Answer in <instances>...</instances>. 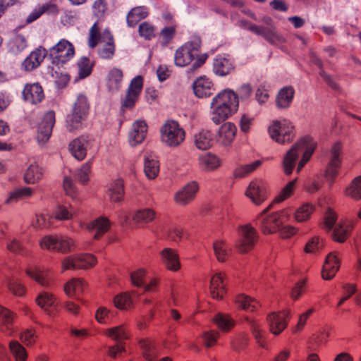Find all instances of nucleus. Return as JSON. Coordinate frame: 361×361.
Listing matches in <instances>:
<instances>
[{
  "instance_id": "obj_63",
  "label": "nucleus",
  "mask_w": 361,
  "mask_h": 361,
  "mask_svg": "<svg viewBox=\"0 0 361 361\" xmlns=\"http://www.w3.org/2000/svg\"><path fill=\"white\" fill-rule=\"evenodd\" d=\"M296 180H293L288 182L281 190L279 194L275 197L274 201L276 202H281L288 197H290L294 190Z\"/></svg>"
},
{
  "instance_id": "obj_49",
  "label": "nucleus",
  "mask_w": 361,
  "mask_h": 361,
  "mask_svg": "<svg viewBox=\"0 0 361 361\" xmlns=\"http://www.w3.org/2000/svg\"><path fill=\"white\" fill-rule=\"evenodd\" d=\"M315 207L312 204L305 203L299 207L294 214L295 219L298 222L307 221L314 212Z\"/></svg>"
},
{
  "instance_id": "obj_60",
  "label": "nucleus",
  "mask_w": 361,
  "mask_h": 361,
  "mask_svg": "<svg viewBox=\"0 0 361 361\" xmlns=\"http://www.w3.org/2000/svg\"><path fill=\"white\" fill-rule=\"evenodd\" d=\"M269 89L270 85L267 82H263L259 85L256 90L255 98L259 104H262L268 101Z\"/></svg>"
},
{
  "instance_id": "obj_18",
  "label": "nucleus",
  "mask_w": 361,
  "mask_h": 361,
  "mask_svg": "<svg viewBox=\"0 0 361 361\" xmlns=\"http://www.w3.org/2000/svg\"><path fill=\"white\" fill-rule=\"evenodd\" d=\"M237 133V128L231 122H226L221 126L218 130L216 141L224 145H230L234 140Z\"/></svg>"
},
{
  "instance_id": "obj_15",
  "label": "nucleus",
  "mask_w": 361,
  "mask_h": 361,
  "mask_svg": "<svg viewBox=\"0 0 361 361\" xmlns=\"http://www.w3.org/2000/svg\"><path fill=\"white\" fill-rule=\"evenodd\" d=\"M23 98L25 101L37 104L44 99V93L39 82L27 83L23 90Z\"/></svg>"
},
{
  "instance_id": "obj_59",
  "label": "nucleus",
  "mask_w": 361,
  "mask_h": 361,
  "mask_svg": "<svg viewBox=\"0 0 361 361\" xmlns=\"http://www.w3.org/2000/svg\"><path fill=\"white\" fill-rule=\"evenodd\" d=\"M11 353L16 359V361H25L27 353L25 348L18 341H11L9 343Z\"/></svg>"
},
{
  "instance_id": "obj_39",
  "label": "nucleus",
  "mask_w": 361,
  "mask_h": 361,
  "mask_svg": "<svg viewBox=\"0 0 361 361\" xmlns=\"http://www.w3.org/2000/svg\"><path fill=\"white\" fill-rule=\"evenodd\" d=\"M15 316L14 313L0 305V318L2 321L1 330L8 335L13 332L12 323Z\"/></svg>"
},
{
  "instance_id": "obj_54",
  "label": "nucleus",
  "mask_w": 361,
  "mask_h": 361,
  "mask_svg": "<svg viewBox=\"0 0 361 361\" xmlns=\"http://www.w3.org/2000/svg\"><path fill=\"white\" fill-rule=\"evenodd\" d=\"M214 322L216 325L222 331H228L234 326V321L230 317L229 315L224 314H218L214 318Z\"/></svg>"
},
{
  "instance_id": "obj_14",
  "label": "nucleus",
  "mask_w": 361,
  "mask_h": 361,
  "mask_svg": "<svg viewBox=\"0 0 361 361\" xmlns=\"http://www.w3.org/2000/svg\"><path fill=\"white\" fill-rule=\"evenodd\" d=\"M147 128V124L143 120H137L133 123L128 134V142L131 147L140 145L145 140Z\"/></svg>"
},
{
  "instance_id": "obj_1",
  "label": "nucleus",
  "mask_w": 361,
  "mask_h": 361,
  "mask_svg": "<svg viewBox=\"0 0 361 361\" xmlns=\"http://www.w3.org/2000/svg\"><path fill=\"white\" fill-rule=\"evenodd\" d=\"M238 94L230 89H225L219 92L212 100L210 106V118L219 125L225 121L238 109Z\"/></svg>"
},
{
  "instance_id": "obj_25",
  "label": "nucleus",
  "mask_w": 361,
  "mask_h": 361,
  "mask_svg": "<svg viewBox=\"0 0 361 361\" xmlns=\"http://www.w3.org/2000/svg\"><path fill=\"white\" fill-rule=\"evenodd\" d=\"M214 142L213 133L208 130H202L194 136V143L200 150L210 149Z\"/></svg>"
},
{
  "instance_id": "obj_33",
  "label": "nucleus",
  "mask_w": 361,
  "mask_h": 361,
  "mask_svg": "<svg viewBox=\"0 0 361 361\" xmlns=\"http://www.w3.org/2000/svg\"><path fill=\"white\" fill-rule=\"evenodd\" d=\"M245 319L250 325L252 334L256 340V342L260 347L265 348L267 347L265 331L262 329L257 321L249 317H246Z\"/></svg>"
},
{
  "instance_id": "obj_10",
  "label": "nucleus",
  "mask_w": 361,
  "mask_h": 361,
  "mask_svg": "<svg viewBox=\"0 0 361 361\" xmlns=\"http://www.w3.org/2000/svg\"><path fill=\"white\" fill-rule=\"evenodd\" d=\"M199 185L196 181H190L178 190L174 195V202L180 206H187L192 203L199 191Z\"/></svg>"
},
{
  "instance_id": "obj_26",
  "label": "nucleus",
  "mask_w": 361,
  "mask_h": 361,
  "mask_svg": "<svg viewBox=\"0 0 361 361\" xmlns=\"http://www.w3.org/2000/svg\"><path fill=\"white\" fill-rule=\"evenodd\" d=\"M157 217L156 212L152 208L137 209L133 214L132 219L135 224L145 225L152 223Z\"/></svg>"
},
{
  "instance_id": "obj_35",
  "label": "nucleus",
  "mask_w": 361,
  "mask_h": 361,
  "mask_svg": "<svg viewBox=\"0 0 361 361\" xmlns=\"http://www.w3.org/2000/svg\"><path fill=\"white\" fill-rule=\"evenodd\" d=\"M148 9L145 6H137L130 10L127 16V23L130 27H135L138 22L148 16Z\"/></svg>"
},
{
  "instance_id": "obj_43",
  "label": "nucleus",
  "mask_w": 361,
  "mask_h": 361,
  "mask_svg": "<svg viewBox=\"0 0 361 361\" xmlns=\"http://www.w3.org/2000/svg\"><path fill=\"white\" fill-rule=\"evenodd\" d=\"M344 194L355 201L361 200V176L354 178L345 188Z\"/></svg>"
},
{
  "instance_id": "obj_19",
  "label": "nucleus",
  "mask_w": 361,
  "mask_h": 361,
  "mask_svg": "<svg viewBox=\"0 0 361 361\" xmlns=\"http://www.w3.org/2000/svg\"><path fill=\"white\" fill-rule=\"evenodd\" d=\"M47 55L45 49L41 47L32 51L22 63V68L25 71H32L37 68L44 61Z\"/></svg>"
},
{
  "instance_id": "obj_5",
  "label": "nucleus",
  "mask_w": 361,
  "mask_h": 361,
  "mask_svg": "<svg viewBox=\"0 0 361 361\" xmlns=\"http://www.w3.org/2000/svg\"><path fill=\"white\" fill-rule=\"evenodd\" d=\"M161 140L169 147H176L183 142L185 131L178 122L174 120L166 121L160 128Z\"/></svg>"
},
{
  "instance_id": "obj_20",
  "label": "nucleus",
  "mask_w": 361,
  "mask_h": 361,
  "mask_svg": "<svg viewBox=\"0 0 361 361\" xmlns=\"http://www.w3.org/2000/svg\"><path fill=\"white\" fill-rule=\"evenodd\" d=\"M124 74L122 69L113 67L111 68L106 78V85L109 91L111 92H118L122 85Z\"/></svg>"
},
{
  "instance_id": "obj_51",
  "label": "nucleus",
  "mask_w": 361,
  "mask_h": 361,
  "mask_svg": "<svg viewBox=\"0 0 361 361\" xmlns=\"http://www.w3.org/2000/svg\"><path fill=\"white\" fill-rule=\"evenodd\" d=\"M142 349L143 357L147 361H156L158 356V350L154 344L150 341H142L140 342Z\"/></svg>"
},
{
  "instance_id": "obj_9",
  "label": "nucleus",
  "mask_w": 361,
  "mask_h": 361,
  "mask_svg": "<svg viewBox=\"0 0 361 361\" xmlns=\"http://www.w3.org/2000/svg\"><path fill=\"white\" fill-rule=\"evenodd\" d=\"M96 257L91 254H82L66 257L61 263L62 271L69 269H86L97 264Z\"/></svg>"
},
{
  "instance_id": "obj_38",
  "label": "nucleus",
  "mask_w": 361,
  "mask_h": 361,
  "mask_svg": "<svg viewBox=\"0 0 361 361\" xmlns=\"http://www.w3.org/2000/svg\"><path fill=\"white\" fill-rule=\"evenodd\" d=\"M71 111L87 119L90 111V104L85 95L80 94L78 96Z\"/></svg>"
},
{
  "instance_id": "obj_57",
  "label": "nucleus",
  "mask_w": 361,
  "mask_h": 361,
  "mask_svg": "<svg viewBox=\"0 0 361 361\" xmlns=\"http://www.w3.org/2000/svg\"><path fill=\"white\" fill-rule=\"evenodd\" d=\"M156 27L148 22H143L140 24L138 32L141 37L146 40H151L156 36Z\"/></svg>"
},
{
  "instance_id": "obj_42",
  "label": "nucleus",
  "mask_w": 361,
  "mask_h": 361,
  "mask_svg": "<svg viewBox=\"0 0 361 361\" xmlns=\"http://www.w3.org/2000/svg\"><path fill=\"white\" fill-rule=\"evenodd\" d=\"M35 193V189L30 187H22L11 192L6 200V204L16 202L19 200L29 198Z\"/></svg>"
},
{
  "instance_id": "obj_45",
  "label": "nucleus",
  "mask_w": 361,
  "mask_h": 361,
  "mask_svg": "<svg viewBox=\"0 0 361 361\" xmlns=\"http://www.w3.org/2000/svg\"><path fill=\"white\" fill-rule=\"evenodd\" d=\"M75 214L74 209L71 205L59 204L53 212V216L59 221H67L73 218Z\"/></svg>"
},
{
  "instance_id": "obj_4",
  "label": "nucleus",
  "mask_w": 361,
  "mask_h": 361,
  "mask_svg": "<svg viewBox=\"0 0 361 361\" xmlns=\"http://www.w3.org/2000/svg\"><path fill=\"white\" fill-rule=\"evenodd\" d=\"M269 207L264 209L257 218L256 222L261 231L265 234H272L279 231L281 226L289 219V214L286 210H281L265 216Z\"/></svg>"
},
{
  "instance_id": "obj_13",
  "label": "nucleus",
  "mask_w": 361,
  "mask_h": 361,
  "mask_svg": "<svg viewBox=\"0 0 361 361\" xmlns=\"http://www.w3.org/2000/svg\"><path fill=\"white\" fill-rule=\"evenodd\" d=\"M290 312L288 310L272 312L267 316L270 331L274 335L281 334L287 326Z\"/></svg>"
},
{
  "instance_id": "obj_12",
  "label": "nucleus",
  "mask_w": 361,
  "mask_h": 361,
  "mask_svg": "<svg viewBox=\"0 0 361 361\" xmlns=\"http://www.w3.org/2000/svg\"><path fill=\"white\" fill-rule=\"evenodd\" d=\"M245 194L256 205L261 204L267 197V185L262 180H255L249 184Z\"/></svg>"
},
{
  "instance_id": "obj_55",
  "label": "nucleus",
  "mask_w": 361,
  "mask_h": 361,
  "mask_svg": "<svg viewBox=\"0 0 361 361\" xmlns=\"http://www.w3.org/2000/svg\"><path fill=\"white\" fill-rule=\"evenodd\" d=\"M350 227L344 222L339 223L333 233V239L338 243H343L348 237Z\"/></svg>"
},
{
  "instance_id": "obj_17",
  "label": "nucleus",
  "mask_w": 361,
  "mask_h": 361,
  "mask_svg": "<svg viewBox=\"0 0 361 361\" xmlns=\"http://www.w3.org/2000/svg\"><path fill=\"white\" fill-rule=\"evenodd\" d=\"M340 268V260L337 252H330L326 257L322 271V276L324 280H331L334 277Z\"/></svg>"
},
{
  "instance_id": "obj_32",
  "label": "nucleus",
  "mask_w": 361,
  "mask_h": 361,
  "mask_svg": "<svg viewBox=\"0 0 361 361\" xmlns=\"http://www.w3.org/2000/svg\"><path fill=\"white\" fill-rule=\"evenodd\" d=\"M58 7L55 4L47 3L35 8L27 16L26 19L27 23H31L38 19L43 13H56Z\"/></svg>"
},
{
  "instance_id": "obj_46",
  "label": "nucleus",
  "mask_w": 361,
  "mask_h": 361,
  "mask_svg": "<svg viewBox=\"0 0 361 361\" xmlns=\"http://www.w3.org/2000/svg\"><path fill=\"white\" fill-rule=\"evenodd\" d=\"M213 248L219 262H224L228 259L231 250L224 240H216L213 244Z\"/></svg>"
},
{
  "instance_id": "obj_48",
  "label": "nucleus",
  "mask_w": 361,
  "mask_h": 361,
  "mask_svg": "<svg viewBox=\"0 0 361 361\" xmlns=\"http://www.w3.org/2000/svg\"><path fill=\"white\" fill-rule=\"evenodd\" d=\"M32 226L37 230L51 228L52 227V217L48 214H37L32 221Z\"/></svg>"
},
{
  "instance_id": "obj_41",
  "label": "nucleus",
  "mask_w": 361,
  "mask_h": 361,
  "mask_svg": "<svg viewBox=\"0 0 361 361\" xmlns=\"http://www.w3.org/2000/svg\"><path fill=\"white\" fill-rule=\"evenodd\" d=\"M235 305L239 309L247 312H254L259 307V302L250 297L244 294L238 295L235 298Z\"/></svg>"
},
{
  "instance_id": "obj_3",
  "label": "nucleus",
  "mask_w": 361,
  "mask_h": 361,
  "mask_svg": "<svg viewBox=\"0 0 361 361\" xmlns=\"http://www.w3.org/2000/svg\"><path fill=\"white\" fill-rule=\"evenodd\" d=\"M202 46L201 38L193 36L191 39L178 47L175 52L174 62L177 66L185 67L195 62L191 66V71H194L200 68L208 58L207 54H199Z\"/></svg>"
},
{
  "instance_id": "obj_62",
  "label": "nucleus",
  "mask_w": 361,
  "mask_h": 361,
  "mask_svg": "<svg viewBox=\"0 0 361 361\" xmlns=\"http://www.w3.org/2000/svg\"><path fill=\"white\" fill-rule=\"evenodd\" d=\"M58 240V235H45L40 240L39 245L42 249L56 251Z\"/></svg>"
},
{
  "instance_id": "obj_11",
  "label": "nucleus",
  "mask_w": 361,
  "mask_h": 361,
  "mask_svg": "<svg viewBox=\"0 0 361 361\" xmlns=\"http://www.w3.org/2000/svg\"><path fill=\"white\" fill-rule=\"evenodd\" d=\"M54 124L55 112L51 110L44 114L38 124L37 139L39 143L44 144L49 140Z\"/></svg>"
},
{
  "instance_id": "obj_22",
  "label": "nucleus",
  "mask_w": 361,
  "mask_h": 361,
  "mask_svg": "<svg viewBox=\"0 0 361 361\" xmlns=\"http://www.w3.org/2000/svg\"><path fill=\"white\" fill-rule=\"evenodd\" d=\"M294 96L295 90L292 86L288 85L282 87L276 96V107L281 109H288L291 105Z\"/></svg>"
},
{
  "instance_id": "obj_37",
  "label": "nucleus",
  "mask_w": 361,
  "mask_h": 361,
  "mask_svg": "<svg viewBox=\"0 0 361 361\" xmlns=\"http://www.w3.org/2000/svg\"><path fill=\"white\" fill-rule=\"evenodd\" d=\"M27 47V39L22 35H14L8 43V51L16 55L21 53Z\"/></svg>"
},
{
  "instance_id": "obj_31",
  "label": "nucleus",
  "mask_w": 361,
  "mask_h": 361,
  "mask_svg": "<svg viewBox=\"0 0 361 361\" xmlns=\"http://www.w3.org/2000/svg\"><path fill=\"white\" fill-rule=\"evenodd\" d=\"M44 169L37 164H32L24 174V180L27 184L38 183L44 176Z\"/></svg>"
},
{
  "instance_id": "obj_8",
  "label": "nucleus",
  "mask_w": 361,
  "mask_h": 361,
  "mask_svg": "<svg viewBox=\"0 0 361 361\" xmlns=\"http://www.w3.org/2000/svg\"><path fill=\"white\" fill-rule=\"evenodd\" d=\"M49 54L52 63L63 65L69 61L75 55V48L72 43L65 39H61L49 49Z\"/></svg>"
},
{
  "instance_id": "obj_6",
  "label": "nucleus",
  "mask_w": 361,
  "mask_h": 361,
  "mask_svg": "<svg viewBox=\"0 0 361 361\" xmlns=\"http://www.w3.org/2000/svg\"><path fill=\"white\" fill-rule=\"evenodd\" d=\"M271 138L279 144L289 143L295 137V128L287 120L274 121L268 128Z\"/></svg>"
},
{
  "instance_id": "obj_30",
  "label": "nucleus",
  "mask_w": 361,
  "mask_h": 361,
  "mask_svg": "<svg viewBox=\"0 0 361 361\" xmlns=\"http://www.w3.org/2000/svg\"><path fill=\"white\" fill-rule=\"evenodd\" d=\"M86 287L83 279L74 278L68 281L64 286V291L69 297H78L82 294Z\"/></svg>"
},
{
  "instance_id": "obj_24",
  "label": "nucleus",
  "mask_w": 361,
  "mask_h": 361,
  "mask_svg": "<svg viewBox=\"0 0 361 361\" xmlns=\"http://www.w3.org/2000/svg\"><path fill=\"white\" fill-rule=\"evenodd\" d=\"M111 227V222L106 216H99L88 224L87 228L90 231H95L94 239H99L106 233Z\"/></svg>"
},
{
  "instance_id": "obj_47",
  "label": "nucleus",
  "mask_w": 361,
  "mask_h": 361,
  "mask_svg": "<svg viewBox=\"0 0 361 361\" xmlns=\"http://www.w3.org/2000/svg\"><path fill=\"white\" fill-rule=\"evenodd\" d=\"M105 335L118 343H122L123 340L129 338L128 332L124 325H121L106 329Z\"/></svg>"
},
{
  "instance_id": "obj_23",
  "label": "nucleus",
  "mask_w": 361,
  "mask_h": 361,
  "mask_svg": "<svg viewBox=\"0 0 361 361\" xmlns=\"http://www.w3.org/2000/svg\"><path fill=\"white\" fill-rule=\"evenodd\" d=\"M193 90L197 97H207L212 94L214 85L209 78L200 77L193 84Z\"/></svg>"
},
{
  "instance_id": "obj_50",
  "label": "nucleus",
  "mask_w": 361,
  "mask_h": 361,
  "mask_svg": "<svg viewBox=\"0 0 361 361\" xmlns=\"http://www.w3.org/2000/svg\"><path fill=\"white\" fill-rule=\"evenodd\" d=\"M85 120L86 118L71 111L67 115L66 127L69 132H74L82 128Z\"/></svg>"
},
{
  "instance_id": "obj_64",
  "label": "nucleus",
  "mask_w": 361,
  "mask_h": 361,
  "mask_svg": "<svg viewBox=\"0 0 361 361\" xmlns=\"http://www.w3.org/2000/svg\"><path fill=\"white\" fill-rule=\"evenodd\" d=\"M78 73L80 78H85L90 75L92 72V66L90 61L87 57H82L78 63Z\"/></svg>"
},
{
  "instance_id": "obj_28",
  "label": "nucleus",
  "mask_w": 361,
  "mask_h": 361,
  "mask_svg": "<svg viewBox=\"0 0 361 361\" xmlns=\"http://www.w3.org/2000/svg\"><path fill=\"white\" fill-rule=\"evenodd\" d=\"M213 70L216 75L224 76L233 70V65L229 59L219 55L214 61Z\"/></svg>"
},
{
  "instance_id": "obj_29",
  "label": "nucleus",
  "mask_w": 361,
  "mask_h": 361,
  "mask_svg": "<svg viewBox=\"0 0 361 361\" xmlns=\"http://www.w3.org/2000/svg\"><path fill=\"white\" fill-rule=\"evenodd\" d=\"M36 302L49 315H55L54 307L56 298L52 294L47 292L40 293L36 298Z\"/></svg>"
},
{
  "instance_id": "obj_36",
  "label": "nucleus",
  "mask_w": 361,
  "mask_h": 361,
  "mask_svg": "<svg viewBox=\"0 0 361 361\" xmlns=\"http://www.w3.org/2000/svg\"><path fill=\"white\" fill-rule=\"evenodd\" d=\"M144 171L148 179L153 180L157 178L159 172V164L154 157L149 155L145 157Z\"/></svg>"
},
{
  "instance_id": "obj_44",
  "label": "nucleus",
  "mask_w": 361,
  "mask_h": 361,
  "mask_svg": "<svg viewBox=\"0 0 361 361\" xmlns=\"http://www.w3.org/2000/svg\"><path fill=\"white\" fill-rule=\"evenodd\" d=\"M26 274L39 284L46 286L49 283L48 271L39 268H30L26 270Z\"/></svg>"
},
{
  "instance_id": "obj_27",
  "label": "nucleus",
  "mask_w": 361,
  "mask_h": 361,
  "mask_svg": "<svg viewBox=\"0 0 361 361\" xmlns=\"http://www.w3.org/2000/svg\"><path fill=\"white\" fill-rule=\"evenodd\" d=\"M210 293L214 299L221 300L225 293V288L223 280V274H215L210 281Z\"/></svg>"
},
{
  "instance_id": "obj_61",
  "label": "nucleus",
  "mask_w": 361,
  "mask_h": 361,
  "mask_svg": "<svg viewBox=\"0 0 361 361\" xmlns=\"http://www.w3.org/2000/svg\"><path fill=\"white\" fill-rule=\"evenodd\" d=\"M75 247L74 240L67 236H59L56 251L62 253L71 252Z\"/></svg>"
},
{
  "instance_id": "obj_53",
  "label": "nucleus",
  "mask_w": 361,
  "mask_h": 361,
  "mask_svg": "<svg viewBox=\"0 0 361 361\" xmlns=\"http://www.w3.org/2000/svg\"><path fill=\"white\" fill-rule=\"evenodd\" d=\"M342 153L343 145L341 142H335L330 150L328 164L341 166Z\"/></svg>"
},
{
  "instance_id": "obj_2",
  "label": "nucleus",
  "mask_w": 361,
  "mask_h": 361,
  "mask_svg": "<svg viewBox=\"0 0 361 361\" xmlns=\"http://www.w3.org/2000/svg\"><path fill=\"white\" fill-rule=\"evenodd\" d=\"M316 146V142L310 136H305L294 144L284 156L283 160L284 173L286 175L292 173L295 166L296 160L298 159L299 155L302 154V159L297 167V171L299 173L310 159Z\"/></svg>"
},
{
  "instance_id": "obj_58",
  "label": "nucleus",
  "mask_w": 361,
  "mask_h": 361,
  "mask_svg": "<svg viewBox=\"0 0 361 361\" xmlns=\"http://www.w3.org/2000/svg\"><path fill=\"white\" fill-rule=\"evenodd\" d=\"M11 353L16 359V361H25L27 353L25 348L18 341H11L9 343Z\"/></svg>"
},
{
  "instance_id": "obj_21",
  "label": "nucleus",
  "mask_w": 361,
  "mask_h": 361,
  "mask_svg": "<svg viewBox=\"0 0 361 361\" xmlns=\"http://www.w3.org/2000/svg\"><path fill=\"white\" fill-rule=\"evenodd\" d=\"M162 263L167 269L176 271L180 268L179 257L176 250L166 247L160 252Z\"/></svg>"
},
{
  "instance_id": "obj_40",
  "label": "nucleus",
  "mask_w": 361,
  "mask_h": 361,
  "mask_svg": "<svg viewBox=\"0 0 361 361\" xmlns=\"http://www.w3.org/2000/svg\"><path fill=\"white\" fill-rule=\"evenodd\" d=\"M124 186L122 180H115L110 186L108 190V195L111 202H120L124 198Z\"/></svg>"
},
{
  "instance_id": "obj_34",
  "label": "nucleus",
  "mask_w": 361,
  "mask_h": 361,
  "mask_svg": "<svg viewBox=\"0 0 361 361\" xmlns=\"http://www.w3.org/2000/svg\"><path fill=\"white\" fill-rule=\"evenodd\" d=\"M220 159L211 153L204 154L199 157L200 166L205 171H214L221 166Z\"/></svg>"
},
{
  "instance_id": "obj_52",
  "label": "nucleus",
  "mask_w": 361,
  "mask_h": 361,
  "mask_svg": "<svg viewBox=\"0 0 361 361\" xmlns=\"http://www.w3.org/2000/svg\"><path fill=\"white\" fill-rule=\"evenodd\" d=\"M261 164L262 161L260 160H256L251 164L241 165L234 170L233 176L237 178H244L258 169Z\"/></svg>"
},
{
  "instance_id": "obj_7",
  "label": "nucleus",
  "mask_w": 361,
  "mask_h": 361,
  "mask_svg": "<svg viewBox=\"0 0 361 361\" xmlns=\"http://www.w3.org/2000/svg\"><path fill=\"white\" fill-rule=\"evenodd\" d=\"M237 232L235 247L238 251L245 254L252 250L258 240L259 236L256 229L250 224H245L240 226Z\"/></svg>"
},
{
  "instance_id": "obj_16",
  "label": "nucleus",
  "mask_w": 361,
  "mask_h": 361,
  "mask_svg": "<svg viewBox=\"0 0 361 361\" xmlns=\"http://www.w3.org/2000/svg\"><path fill=\"white\" fill-rule=\"evenodd\" d=\"M92 140L87 137L82 136L73 140L69 145V149L72 155L79 161L83 160L87 150L90 148Z\"/></svg>"
},
{
  "instance_id": "obj_56",
  "label": "nucleus",
  "mask_w": 361,
  "mask_h": 361,
  "mask_svg": "<svg viewBox=\"0 0 361 361\" xmlns=\"http://www.w3.org/2000/svg\"><path fill=\"white\" fill-rule=\"evenodd\" d=\"M262 37L266 41L272 44H280L285 42L284 38L277 33L272 26L265 27Z\"/></svg>"
}]
</instances>
